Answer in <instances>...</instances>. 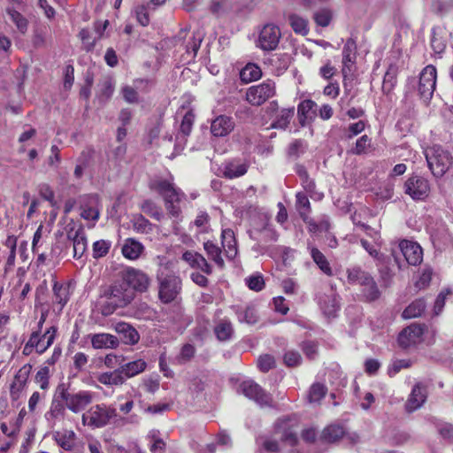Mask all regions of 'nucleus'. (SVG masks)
<instances>
[{
    "mask_svg": "<svg viewBox=\"0 0 453 453\" xmlns=\"http://www.w3.org/2000/svg\"><path fill=\"white\" fill-rule=\"evenodd\" d=\"M53 293L55 301L61 305L60 310L66 304L69 300V286L54 282Z\"/></svg>",
    "mask_w": 453,
    "mask_h": 453,
    "instance_id": "obj_44",
    "label": "nucleus"
},
{
    "mask_svg": "<svg viewBox=\"0 0 453 453\" xmlns=\"http://www.w3.org/2000/svg\"><path fill=\"white\" fill-rule=\"evenodd\" d=\"M275 94V83L272 81H264L251 86L247 89L246 100L254 106H260Z\"/></svg>",
    "mask_w": 453,
    "mask_h": 453,
    "instance_id": "obj_6",
    "label": "nucleus"
},
{
    "mask_svg": "<svg viewBox=\"0 0 453 453\" xmlns=\"http://www.w3.org/2000/svg\"><path fill=\"white\" fill-rule=\"evenodd\" d=\"M87 236L80 237L73 242V257L81 258L87 250Z\"/></svg>",
    "mask_w": 453,
    "mask_h": 453,
    "instance_id": "obj_63",
    "label": "nucleus"
},
{
    "mask_svg": "<svg viewBox=\"0 0 453 453\" xmlns=\"http://www.w3.org/2000/svg\"><path fill=\"white\" fill-rule=\"evenodd\" d=\"M32 371L31 365H23L16 373L14 380L11 385L10 394L12 400H17L19 397L21 391L24 389L28 377Z\"/></svg>",
    "mask_w": 453,
    "mask_h": 453,
    "instance_id": "obj_16",
    "label": "nucleus"
},
{
    "mask_svg": "<svg viewBox=\"0 0 453 453\" xmlns=\"http://www.w3.org/2000/svg\"><path fill=\"white\" fill-rule=\"evenodd\" d=\"M319 305L327 317L334 316L339 309L337 296L334 294L321 296L319 298Z\"/></svg>",
    "mask_w": 453,
    "mask_h": 453,
    "instance_id": "obj_29",
    "label": "nucleus"
},
{
    "mask_svg": "<svg viewBox=\"0 0 453 453\" xmlns=\"http://www.w3.org/2000/svg\"><path fill=\"white\" fill-rule=\"evenodd\" d=\"M214 334L220 342H226L232 338L234 328L229 320L222 319L214 327Z\"/></svg>",
    "mask_w": 453,
    "mask_h": 453,
    "instance_id": "obj_34",
    "label": "nucleus"
},
{
    "mask_svg": "<svg viewBox=\"0 0 453 453\" xmlns=\"http://www.w3.org/2000/svg\"><path fill=\"white\" fill-rule=\"evenodd\" d=\"M143 250V244L134 238H127L121 249L123 256L130 260L138 259Z\"/></svg>",
    "mask_w": 453,
    "mask_h": 453,
    "instance_id": "obj_22",
    "label": "nucleus"
},
{
    "mask_svg": "<svg viewBox=\"0 0 453 453\" xmlns=\"http://www.w3.org/2000/svg\"><path fill=\"white\" fill-rule=\"evenodd\" d=\"M99 90L96 94V99L101 104L107 103L113 95L115 83L110 77H106L98 84Z\"/></svg>",
    "mask_w": 453,
    "mask_h": 453,
    "instance_id": "obj_24",
    "label": "nucleus"
},
{
    "mask_svg": "<svg viewBox=\"0 0 453 453\" xmlns=\"http://www.w3.org/2000/svg\"><path fill=\"white\" fill-rule=\"evenodd\" d=\"M372 275L364 271L360 266H353L347 269V279L350 284L364 286L366 281H371Z\"/></svg>",
    "mask_w": 453,
    "mask_h": 453,
    "instance_id": "obj_25",
    "label": "nucleus"
},
{
    "mask_svg": "<svg viewBox=\"0 0 453 453\" xmlns=\"http://www.w3.org/2000/svg\"><path fill=\"white\" fill-rule=\"evenodd\" d=\"M75 433L72 430H65L63 432H56L54 439L65 450H72L74 447Z\"/></svg>",
    "mask_w": 453,
    "mask_h": 453,
    "instance_id": "obj_30",
    "label": "nucleus"
},
{
    "mask_svg": "<svg viewBox=\"0 0 453 453\" xmlns=\"http://www.w3.org/2000/svg\"><path fill=\"white\" fill-rule=\"evenodd\" d=\"M65 412V405L61 401L53 399L50 411L45 414L48 420H53L59 417H63Z\"/></svg>",
    "mask_w": 453,
    "mask_h": 453,
    "instance_id": "obj_54",
    "label": "nucleus"
},
{
    "mask_svg": "<svg viewBox=\"0 0 453 453\" xmlns=\"http://www.w3.org/2000/svg\"><path fill=\"white\" fill-rule=\"evenodd\" d=\"M371 146V139L366 135L361 136L357 140L355 147L351 152L356 155H361L366 152V150Z\"/></svg>",
    "mask_w": 453,
    "mask_h": 453,
    "instance_id": "obj_60",
    "label": "nucleus"
},
{
    "mask_svg": "<svg viewBox=\"0 0 453 453\" xmlns=\"http://www.w3.org/2000/svg\"><path fill=\"white\" fill-rule=\"evenodd\" d=\"M89 420L88 426L101 428L105 426L111 419L117 417V411L114 408L104 404H96L88 411Z\"/></svg>",
    "mask_w": 453,
    "mask_h": 453,
    "instance_id": "obj_11",
    "label": "nucleus"
},
{
    "mask_svg": "<svg viewBox=\"0 0 453 453\" xmlns=\"http://www.w3.org/2000/svg\"><path fill=\"white\" fill-rule=\"evenodd\" d=\"M131 222L134 230L137 233L147 234L151 230V223L142 214L134 215Z\"/></svg>",
    "mask_w": 453,
    "mask_h": 453,
    "instance_id": "obj_51",
    "label": "nucleus"
},
{
    "mask_svg": "<svg viewBox=\"0 0 453 453\" xmlns=\"http://www.w3.org/2000/svg\"><path fill=\"white\" fill-rule=\"evenodd\" d=\"M196 354V348L189 343H186L180 349V354L177 357L179 364H186L189 362Z\"/></svg>",
    "mask_w": 453,
    "mask_h": 453,
    "instance_id": "obj_55",
    "label": "nucleus"
},
{
    "mask_svg": "<svg viewBox=\"0 0 453 453\" xmlns=\"http://www.w3.org/2000/svg\"><path fill=\"white\" fill-rule=\"evenodd\" d=\"M66 234L67 238L74 242L75 240L80 239V237L86 236L83 226L81 225L77 229H75L74 222H71L66 226Z\"/></svg>",
    "mask_w": 453,
    "mask_h": 453,
    "instance_id": "obj_59",
    "label": "nucleus"
},
{
    "mask_svg": "<svg viewBox=\"0 0 453 453\" xmlns=\"http://www.w3.org/2000/svg\"><path fill=\"white\" fill-rule=\"evenodd\" d=\"M150 187L164 197L167 193L174 192L175 186L167 180L159 179L151 181Z\"/></svg>",
    "mask_w": 453,
    "mask_h": 453,
    "instance_id": "obj_50",
    "label": "nucleus"
},
{
    "mask_svg": "<svg viewBox=\"0 0 453 453\" xmlns=\"http://www.w3.org/2000/svg\"><path fill=\"white\" fill-rule=\"evenodd\" d=\"M344 435V428L340 425H331L326 427L322 437L326 441L334 442Z\"/></svg>",
    "mask_w": 453,
    "mask_h": 453,
    "instance_id": "obj_45",
    "label": "nucleus"
},
{
    "mask_svg": "<svg viewBox=\"0 0 453 453\" xmlns=\"http://www.w3.org/2000/svg\"><path fill=\"white\" fill-rule=\"evenodd\" d=\"M234 128V119L226 115H219L211 124V134L215 137H224L229 134Z\"/></svg>",
    "mask_w": 453,
    "mask_h": 453,
    "instance_id": "obj_17",
    "label": "nucleus"
},
{
    "mask_svg": "<svg viewBox=\"0 0 453 453\" xmlns=\"http://www.w3.org/2000/svg\"><path fill=\"white\" fill-rule=\"evenodd\" d=\"M398 68L395 65H390L384 75L382 82V92L389 95L395 88L397 82Z\"/></svg>",
    "mask_w": 453,
    "mask_h": 453,
    "instance_id": "obj_26",
    "label": "nucleus"
},
{
    "mask_svg": "<svg viewBox=\"0 0 453 453\" xmlns=\"http://www.w3.org/2000/svg\"><path fill=\"white\" fill-rule=\"evenodd\" d=\"M98 381L104 385L118 386L125 382V377L122 375L120 369H116L113 372H103L98 378Z\"/></svg>",
    "mask_w": 453,
    "mask_h": 453,
    "instance_id": "obj_35",
    "label": "nucleus"
},
{
    "mask_svg": "<svg viewBox=\"0 0 453 453\" xmlns=\"http://www.w3.org/2000/svg\"><path fill=\"white\" fill-rule=\"evenodd\" d=\"M222 237V244L226 248V256L230 258H233L236 253V241L234 238V234L231 229H225L221 234Z\"/></svg>",
    "mask_w": 453,
    "mask_h": 453,
    "instance_id": "obj_37",
    "label": "nucleus"
},
{
    "mask_svg": "<svg viewBox=\"0 0 453 453\" xmlns=\"http://www.w3.org/2000/svg\"><path fill=\"white\" fill-rule=\"evenodd\" d=\"M445 32L442 27H436L432 29L431 47L435 54L442 53L446 49Z\"/></svg>",
    "mask_w": 453,
    "mask_h": 453,
    "instance_id": "obj_31",
    "label": "nucleus"
},
{
    "mask_svg": "<svg viewBox=\"0 0 453 453\" xmlns=\"http://www.w3.org/2000/svg\"><path fill=\"white\" fill-rule=\"evenodd\" d=\"M426 309V302L423 299H417L413 301L403 311V319H412L419 317Z\"/></svg>",
    "mask_w": 453,
    "mask_h": 453,
    "instance_id": "obj_42",
    "label": "nucleus"
},
{
    "mask_svg": "<svg viewBox=\"0 0 453 453\" xmlns=\"http://www.w3.org/2000/svg\"><path fill=\"white\" fill-rule=\"evenodd\" d=\"M195 115L191 111H188L181 121L180 127V134L177 135V139L184 141L186 137L190 134L192 126L194 123Z\"/></svg>",
    "mask_w": 453,
    "mask_h": 453,
    "instance_id": "obj_48",
    "label": "nucleus"
},
{
    "mask_svg": "<svg viewBox=\"0 0 453 453\" xmlns=\"http://www.w3.org/2000/svg\"><path fill=\"white\" fill-rule=\"evenodd\" d=\"M111 242L105 240H99L93 243L92 251L94 258H100L105 257L111 248Z\"/></svg>",
    "mask_w": 453,
    "mask_h": 453,
    "instance_id": "obj_53",
    "label": "nucleus"
},
{
    "mask_svg": "<svg viewBox=\"0 0 453 453\" xmlns=\"http://www.w3.org/2000/svg\"><path fill=\"white\" fill-rule=\"evenodd\" d=\"M260 440L262 438L257 440L258 444H260ZM279 441L290 446L296 444L298 441L296 418L290 417L279 418L274 425L273 438L264 439L261 445L268 452H278Z\"/></svg>",
    "mask_w": 453,
    "mask_h": 453,
    "instance_id": "obj_1",
    "label": "nucleus"
},
{
    "mask_svg": "<svg viewBox=\"0 0 453 453\" xmlns=\"http://www.w3.org/2000/svg\"><path fill=\"white\" fill-rule=\"evenodd\" d=\"M141 210L148 216L160 221L163 218L161 209L151 200H145L140 206Z\"/></svg>",
    "mask_w": 453,
    "mask_h": 453,
    "instance_id": "obj_49",
    "label": "nucleus"
},
{
    "mask_svg": "<svg viewBox=\"0 0 453 453\" xmlns=\"http://www.w3.org/2000/svg\"><path fill=\"white\" fill-rule=\"evenodd\" d=\"M203 249L207 256L211 258L219 268L225 265L224 259L221 256V249L213 242L207 241L203 243Z\"/></svg>",
    "mask_w": 453,
    "mask_h": 453,
    "instance_id": "obj_36",
    "label": "nucleus"
},
{
    "mask_svg": "<svg viewBox=\"0 0 453 453\" xmlns=\"http://www.w3.org/2000/svg\"><path fill=\"white\" fill-rule=\"evenodd\" d=\"M327 388L319 382L313 383L308 391L307 399L310 403H319L326 395Z\"/></svg>",
    "mask_w": 453,
    "mask_h": 453,
    "instance_id": "obj_41",
    "label": "nucleus"
},
{
    "mask_svg": "<svg viewBox=\"0 0 453 453\" xmlns=\"http://www.w3.org/2000/svg\"><path fill=\"white\" fill-rule=\"evenodd\" d=\"M242 393L260 406H270L273 398L257 383L253 380H245L240 385Z\"/></svg>",
    "mask_w": 453,
    "mask_h": 453,
    "instance_id": "obj_12",
    "label": "nucleus"
},
{
    "mask_svg": "<svg viewBox=\"0 0 453 453\" xmlns=\"http://www.w3.org/2000/svg\"><path fill=\"white\" fill-rule=\"evenodd\" d=\"M91 343L95 349H115L119 346V340L110 334H96L91 338Z\"/></svg>",
    "mask_w": 453,
    "mask_h": 453,
    "instance_id": "obj_23",
    "label": "nucleus"
},
{
    "mask_svg": "<svg viewBox=\"0 0 453 453\" xmlns=\"http://www.w3.org/2000/svg\"><path fill=\"white\" fill-rule=\"evenodd\" d=\"M246 284L250 289L261 291L265 288L264 278L260 274L251 275L246 279Z\"/></svg>",
    "mask_w": 453,
    "mask_h": 453,
    "instance_id": "obj_61",
    "label": "nucleus"
},
{
    "mask_svg": "<svg viewBox=\"0 0 453 453\" xmlns=\"http://www.w3.org/2000/svg\"><path fill=\"white\" fill-rule=\"evenodd\" d=\"M6 13L9 15L11 20L15 24L17 29L21 33L25 34L28 28L27 19L13 7H7Z\"/></svg>",
    "mask_w": 453,
    "mask_h": 453,
    "instance_id": "obj_40",
    "label": "nucleus"
},
{
    "mask_svg": "<svg viewBox=\"0 0 453 453\" xmlns=\"http://www.w3.org/2000/svg\"><path fill=\"white\" fill-rule=\"evenodd\" d=\"M426 400V388L421 384H416L405 403L408 412H412L420 408Z\"/></svg>",
    "mask_w": 453,
    "mask_h": 453,
    "instance_id": "obj_18",
    "label": "nucleus"
},
{
    "mask_svg": "<svg viewBox=\"0 0 453 453\" xmlns=\"http://www.w3.org/2000/svg\"><path fill=\"white\" fill-rule=\"evenodd\" d=\"M436 77V68L432 65H426L420 73L418 90L420 98L426 104L431 100L435 90Z\"/></svg>",
    "mask_w": 453,
    "mask_h": 453,
    "instance_id": "obj_7",
    "label": "nucleus"
},
{
    "mask_svg": "<svg viewBox=\"0 0 453 453\" xmlns=\"http://www.w3.org/2000/svg\"><path fill=\"white\" fill-rule=\"evenodd\" d=\"M91 205H82L81 206V216L87 220H94L96 221L99 219V210L93 206V203L96 202L95 197H90Z\"/></svg>",
    "mask_w": 453,
    "mask_h": 453,
    "instance_id": "obj_52",
    "label": "nucleus"
},
{
    "mask_svg": "<svg viewBox=\"0 0 453 453\" xmlns=\"http://www.w3.org/2000/svg\"><path fill=\"white\" fill-rule=\"evenodd\" d=\"M268 110L275 112L271 127L281 130H286L288 127L296 111L294 106L279 110L278 104L275 101L270 103Z\"/></svg>",
    "mask_w": 453,
    "mask_h": 453,
    "instance_id": "obj_13",
    "label": "nucleus"
},
{
    "mask_svg": "<svg viewBox=\"0 0 453 453\" xmlns=\"http://www.w3.org/2000/svg\"><path fill=\"white\" fill-rule=\"evenodd\" d=\"M288 19L295 33L302 35H305L309 33L308 21L305 19L296 14H291L289 15Z\"/></svg>",
    "mask_w": 453,
    "mask_h": 453,
    "instance_id": "obj_47",
    "label": "nucleus"
},
{
    "mask_svg": "<svg viewBox=\"0 0 453 453\" xmlns=\"http://www.w3.org/2000/svg\"><path fill=\"white\" fill-rule=\"evenodd\" d=\"M248 166L235 161L226 163L223 169V176L227 179L238 178L247 173Z\"/></svg>",
    "mask_w": 453,
    "mask_h": 453,
    "instance_id": "obj_33",
    "label": "nucleus"
},
{
    "mask_svg": "<svg viewBox=\"0 0 453 453\" xmlns=\"http://www.w3.org/2000/svg\"><path fill=\"white\" fill-rule=\"evenodd\" d=\"M57 393L58 397L65 402V406L74 413L81 411L92 402L91 392L69 393L64 383L58 386Z\"/></svg>",
    "mask_w": 453,
    "mask_h": 453,
    "instance_id": "obj_5",
    "label": "nucleus"
},
{
    "mask_svg": "<svg viewBox=\"0 0 453 453\" xmlns=\"http://www.w3.org/2000/svg\"><path fill=\"white\" fill-rule=\"evenodd\" d=\"M426 159L433 175L442 177L453 165V156L441 146H434L426 151Z\"/></svg>",
    "mask_w": 453,
    "mask_h": 453,
    "instance_id": "obj_4",
    "label": "nucleus"
},
{
    "mask_svg": "<svg viewBox=\"0 0 453 453\" xmlns=\"http://www.w3.org/2000/svg\"><path fill=\"white\" fill-rule=\"evenodd\" d=\"M357 54V43L355 40L349 38L347 40L342 50V74L347 76L351 71L350 67L355 63Z\"/></svg>",
    "mask_w": 453,
    "mask_h": 453,
    "instance_id": "obj_20",
    "label": "nucleus"
},
{
    "mask_svg": "<svg viewBox=\"0 0 453 453\" xmlns=\"http://www.w3.org/2000/svg\"><path fill=\"white\" fill-rule=\"evenodd\" d=\"M424 330L420 325L411 324L404 328L398 335V343L403 348H409L421 341Z\"/></svg>",
    "mask_w": 453,
    "mask_h": 453,
    "instance_id": "obj_14",
    "label": "nucleus"
},
{
    "mask_svg": "<svg viewBox=\"0 0 453 453\" xmlns=\"http://www.w3.org/2000/svg\"><path fill=\"white\" fill-rule=\"evenodd\" d=\"M102 296L107 300L106 304L103 306L102 313L107 316L113 313L117 308L130 303L134 299V292L124 281H117L105 288Z\"/></svg>",
    "mask_w": 453,
    "mask_h": 453,
    "instance_id": "obj_2",
    "label": "nucleus"
},
{
    "mask_svg": "<svg viewBox=\"0 0 453 453\" xmlns=\"http://www.w3.org/2000/svg\"><path fill=\"white\" fill-rule=\"evenodd\" d=\"M399 250L409 265H417L421 263L423 251L418 243L403 240L399 243Z\"/></svg>",
    "mask_w": 453,
    "mask_h": 453,
    "instance_id": "obj_15",
    "label": "nucleus"
},
{
    "mask_svg": "<svg viewBox=\"0 0 453 453\" xmlns=\"http://www.w3.org/2000/svg\"><path fill=\"white\" fill-rule=\"evenodd\" d=\"M275 366V359L273 356L265 354L257 359V367L263 372H267Z\"/></svg>",
    "mask_w": 453,
    "mask_h": 453,
    "instance_id": "obj_58",
    "label": "nucleus"
},
{
    "mask_svg": "<svg viewBox=\"0 0 453 453\" xmlns=\"http://www.w3.org/2000/svg\"><path fill=\"white\" fill-rule=\"evenodd\" d=\"M311 255L313 261L325 274L328 276L333 274L332 268L326 257L320 250H319L317 248H312L311 250Z\"/></svg>",
    "mask_w": 453,
    "mask_h": 453,
    "instance_id": "obj_43",
    "label": "nucleus"
},
{
    "mask_svg": "<svg viewBox=\"0 0 453 453\" xmlns=\"http://www.w3.org/2000/svg\"><path fill=\"white\" fill-rule=\"evenodd\" d=\"M281 33L280 28L273 24H266L261 29L257 46L263 50H274L280 42Z\"/></svg>",
    "mask_w": 453,
    "mask_h": 453,
    "instance_id": "obj_9",
    "label": "nucleus"
},
{
    "mask_svg": "<svg viewBox=\"0 0 453 453\" xmlns=\"http://www.w3.org/2000/svg\"><path fill=\"white\" fill-rule=\"evenodd\" d=\"M302 362L301 355L295 350H288L284 355V363L287 366H297Z\"/></svg>",
    "mask_w": 453,
    "mask_h": 453,
    "instance_id": "obj_64",
    "label": "nucleus"
},
{
    "mask_svg": "<svg viewBox=\"0 0 453 453\" xmlns=\"http://www.w3.org/2000/svg\"><path fill=\"white\" fill-rule=\"evenodd\" d=\"M90 157L91 155L89 151H82L81 157L78 158V164L74 169V176L77 179L81 178L83 175V171L88 166Z\"/></svg>",
    "mask_w": 453,
    "mask_h": 453,
    "instance_id": "obj_57",
    "label": "nucleus"
},
{
    "mask_svg": "<svg viewBox=\"0 0 453 453\" xmlns=\"http://www.w3.org/2000/svg\"><path fill=\"white\" fill-rule=\"evenodd\" d=\"M50 369L47 366L42 367L35 374V381L40 384L42 389L49 388Z\"/></svg>",
    "mask_w": 453,
    "mask_h": 453,
    "instance_id": "obj_62",
    "label": "nucleus"
},
{
    "mask_svg": "<svg viewBox=\"0 0 453 453\" xmlns=\"http://www.w3.org/2000/svg\"><path fill=\"white\" fill-rule=\"evenodd\" d=\"M236 315L239 322L253 325L257 322L258 315L253 306H247L245 308H238Z\"/></svg>",
    "mask_w": 453,
    "mask_h": 453,
    "instance_id": "obj_38",
    "label": "nucleus"
},
{
    "mask_svg": "<svg viewBox=\"0 0 453 453\" xmlns=\"http://www.w3.org/2000/svg\"><path fill=\"white\" fill-rule=\"evenodd\" d=\"M296 208L303 220H307L311 212V203L303 192H298L296 195Z\"/></svg>",
    "mask_w": 453,
    "mask_h": 453,
    "instance_id": "obj_39",
    "label": "nucleus"
},
{
    "mask_svg": "<svg viewBox=\"0 0 453 453\" xmlns=\"http://www.w3.org/2000/svg\"><path fill=\"white\" fill-rule=\"evenodd\" d=\"M262 76L261 69L256 64H247L240 72V79L244 83H250L260 79Z\"/></svg>",
    "mask_w": 453,
    "mask_h": 453,
    "instance_id": "obj_32",
    "label": "nucleus"
},
{
    "mask_svg": "<svg viewBox=\"0 0 453 453\" xmlns=\"http://www.w3.org/2000/svg\"><path fill=\"white\" fill-rule=\"evenodd\" d=\"M404 192L413 200H425L430 193V185L426 179L421 176H412L404 183Z\"/></svg>",
    "mask_w": 453,
    "mask_h": 453,
    "instance_id": "obj_10",
    "label": "nucleus"
},
{
    "mask_svg": "<svg viewBox=\"0 0 453 453\" xmlns=\"http://www.w3.org/2000/svg\"><path fill=\"white\" fill-rule=\"evenodd\" d=\"M146 366L147 364L145 361L138 359L121 365L119 369L126 380L127 378H131L142 372L146 369Z\"/></svg>",
    "mask_w": 453,
    "mask_h": 453,
    "instance_id": "obj_28",
    "label": "nucleus"
},
{
    "mask_svg": "<svg viewBox=\"0 0 453 453\" xmlns=\"http://www.w3.org/2000/svg\"><path fill=\"white\" fill-rule=\"evenodd\" d=\"M182 259L191 267L201 270L205 274L212 273V267L204 258V257L197 252L187 250L182 254Z\"/></svg>",
    "mask_w": 453,
    "mask_h": 453,
    "instance_id": "obj_19",
    "label": "nucleus"
},
{
    "mask_svg": "<svg viewBox=\"0 0 453 453\" xmlns=\"http://www.w3.org/2000/svg\"><path fill=\"white\" fill-rule=\"evenodd\" d=\"M115 330L119 334L120 340L126 344L134 345L139 342L140 335L138 332L128 323H117Z\"/></svg>",
    "mask_w": 453,
    "mask_h": 453,
    "instance_id": "obj_21",
    "label": "nucleus"
},
{
    "mask_svg": "<svg viewBox=\"0 0 453 453\" xmlns=\"http://www.w3.org/2000/svg\"><path fill=\"white\" fill-rule=\"evenodd\" d=\"M361 291L364 297L369 302L377 300L380 296L377 283L372 277L371 278V281L368 280L362 286Z\"/></svg>",
    "mask_w": 453,
    "mask_h": 453,
    "instance_id": "obj_46",
    "label": "nucleus"
},
{
    "mask_svg": "<svg viewBox=\"0 0 453 453\" xmlns=\"http://www.w3.org/2000/svg\"><path fill=\"white\" fill-rule=\"evenodd\" d=\"M316 106L315 102L310 99L302 101L297 107V116L299 123L302 127L306 125L309 119H311L314 111L313 108Z\"/></svg>",
    "mask_w": 453,
    "mask_h": 453,
    "instance_id": "obj_27",
    "label": "nucleus"
},
{
    "mask_svg": "<svg viewBox=\"0 0 453 453\" xmlns=\"http://www.w3.org/2000/svg\"><path fill=\"white\" fill-rule=\"evenodd\" d=\"M158 298L164 303L174 301L181 291V280L172 270L162 266L157 270Z\"/></svg>",
    "mask_w": 453,
    "mask_h": 453,
    "instance_id": "obj_3",
    "label": "nucleus"
},
{
    "mask_svg": "<svg viewBox=\"0 0 453 453\" xmlns=\"http://www.w3.org/2000/svg\"><path fill=\"white\" fill-rule=\"evenodd\" d=\"M122 279L127 288L141 293L147 291L150 284V279L147 273L134 267L126 268L122 272Z\"/></svg>",
    "mask_w": 453,
    "mask_h": 453,
    "instance_id": "obj_8",
    "label": "nucleus"
},
{
    "mask_svg": "<svg viewBox=\"0 0 453 453\" xmlns=\"http://www.w3.org/2000/svg\"><path fill=\"white\" fill-rule=\"evenodd\" d=\"M332 19V12L330 10L324 8L314 13V20L320 27H327Z\"/></svg>",
    "mask_w": 453,
    "mask_h": 453,
    "instance_id": "obj_56",
    "label": "nucleus"
}]
</instances>
